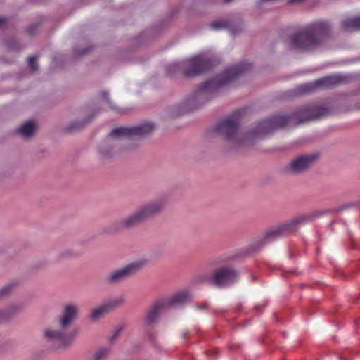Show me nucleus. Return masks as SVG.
Wrapping results in <instances>:
<instances>
[{
  "instance_id": "4be33fe9",
  "label": "nucleus",
  "mask_w": 360,
  "mask_h": 360,
  "mask_svg": "<svg viewBox=\"0 0 360 360\" xmlns=\"http://www.w3.org/2000/svg\"><path fill=\"white\" fill-rule=\"evenodd\" d=\"M210 27L212 29L218 30V29L226 27V23L223 21H214L211 23Z\"/></svg>"
},
{
  "instance_id": "a211bd4d",
  "label": "nucleus",
  "mask_w": 360,
  "mask_h": 360,
  "mask_svg": "<svg viewBox=\"0 0 360 360\" xmlns=\"http://www.w3.org/2000/svg\"><path fill=\"white\" fill-rule=\"evenodd\" d=\"M108 312H110V311H109L108 307L106 306V304H104L94 309L92 311L91 317L94 320L98 319L99 318H101V316L102 315H103L104 314L108 313Z\"/></svg>"
},
{
  "instance_id": "7ed1b4c3",
  "label": "nucleus",
  "mask_w": 360,
  "mask_h": 360,
  "mask_svg": "<svg viewBox=\"0 0 360 360\" xmlns=\"http://www.w3.org/2000/svg\"><path fill=\"white\" fill-rule=\"evenodd\" d=\"M329 31L330 26L326 22H313L304 30L295 34L291 38V44L302 51L311 50L320 44Z\"/></svg>"
},
{
  "instance_id": "ddd939ff",
  "label": "nucleus",
  "mask_w": 360,
  "mask_h": 360,
  "mask_svg": "<svg viewBox=\"0 0 360 360\" xmlns=\"http://www.w3.org/2000/svg\"><path fill=\"white\" fill-rule=\"evenodd\" d=\"M212 67L211 61L200 56H195L189 60V65L185 71L188 77L195 76L202 74Z\"/></svg>"
},
{
  "instance_id": "39448f33",
  "label": "nucleus",
  "mask_w": 360,
  "mask_h": 360,
  "mask_svg": "<svg viewBox=\"0 0 360 360\" xmlns=\"http://www.w3.org/2000/svg\"><path fill=\"white\" fill-rule=\"evenodd\" d=\"M164 202L162 200H155L140 206L134 213L122 219L119 224L121 227L129 229L134 227L147 219L162 212Z\"/></svg>"
},
{
  "instance_id": "f03ea898",
  "label": "nucleus",
  "mask_w": 360,
  "mask_h": 360,
  "mask_svg": "<svg viewBox=\"0 0 360 360\" xmlns=\"http://www.w3.org/2000/svg\"><path fill=\"white\" fill-rule=\"evenodd\" d=\"M79 314V307L73 303H67L63 306L61 315L58 318L56 326L46 328L44 335L49 342L56 344L57 348L70 345L74 339V335L68 333V330L76 320Z\"/></svg>"
},
{
  "instance_id": "423d86ee",
  "label": "nucleus",
  "mask_w": 360,
  "mask_h": 360,
  "mask_svg": "<svg viewBox=\"0 0 360 360\" xmlns=\"http://www.w3.org/2000/svg\"><path fill=\"white\" fill-rule=\"evenodd\" d=\"M190 295L186 291L178 292L172 296L157 301L148 310L144 321L146 324L150 326L157 323L160 314L167 308L179 305L186 302Z\"/></svg>"
},
{
  "instance_id": "b1692460",
  "label": "nucleus",
  "mask_w": 360,
  "mask_h": 360,
  "mask_svg": "<svg viewBox=\"0 0 360 360\" xmlns=\"http://www.w3.org/2000/svg\"><path fill=\"white\" fill-rule=\"evenodd\" d=\"M12 313L13 311L11 312L10 309L6 311L1 312L0 314V323L7 321L11 317Z\"/></svg>"
},
{
  "instance_id": "6e6552de",
  "label": "nucleus",
  "mask_w": 360,
  "mask_h": 360,
  "mask_svg": "<svg viewBox=\"0 0 360 360\" xmlns=\"http://www.w3.org/2000/svg\"><path fill=\"white\" fill-rule=\"evenodd\" d=\"M311 217L308 216H299L290 221L279 224L269 229L264 234L262 243L266 244L281 237L286 236L296 231L297 225L308 222Z\"/></svg>"
},
{
  "instance_id": "0eeeda50",
  "label": "nucleus",
  "mask_w": 360,
  "mask_h": 360,
  "mask_svg": "<svg viewBox=\"0 0 360 360\" xmlns=\"http://www.w3.org/2000/svg\"><path fill=\"white\" fill-rule=\"evenodd\" d=\"M243 113V110H239L221 120L216 124L214 131L227 141H239L238 126Z\"/></svg>"
},
{
  "instance_id": "9b49d317",
  "label": "nucleus",
  "mask_w": 360,
  "mask_h": 360,
  "mask_svg": "<svg viewBox=\"0 0 360 360\" xmlns=\"http://www.w3.org/2000/svg\"><path fill=\"white\" fill-rule=\"evenodd\" d=\"M343 80V77L340 75H329L319 79L314 82L304 84L298 87V90L300 93H309L318 88H330L337 86Z\"/></svg>"
},
{
  "instance_id": "1a4fd4ad",
  "label": "nucleus",
  "mask_w": 360,
  "mask_h": 360,
  "mask_svg": "<svg viewBox=\"0 0 360 360\" xmlns=\"http://www.w3.org/2000/svg\"><path fill=\"white\" fill-rule=\"evenodd\" d=\"M155 125L152 122H144L133 127H118L114 129L110 134V137L117 139H131L134 136L148 135L155 130Z\"/></svg>"
},
{
  "instance_id": "a878e982",
  "label": "nucleus",
  "mask_w": 360,
  "mask_h": 360,
  "mask_svg": "<svg viewBox=\"0 0 360 360\" xmlns=\"http://www.w3.org/2000/svg\"><path fill=\"white\" fill-rule=\"evenodd\" d=\"M38 28V25H34L32 26H30L27 29V32L30 34H33L35 33V30Z\"/></svg>"
},
{
  "instance_id": "4468645a",
  "label": "nucleus",
  "mask_w": 360,
  "mask_h": 360,
  "mask_svg": "<svg viewBox=\"0 0 360 360\" xmlns=\"http://www.w3.org/2000/svg\"><path fill=\"white\" fill-rule=\"evenodd\" d=\"M317 158L316 154L298 156L292 160L289 169L296 174L305 172L314 164Z\"/></svg>"
},
{
  "instance_id": "412c9836",
  "label": "nucleus",
  "mask_w": 360,
  "mask_h": 360,
  "mask_svg": "<svg viewBox=\"0 0 360 360\" xmlns=\"http://www.w3.org/2000/svg\"><path fill=\"white\" fill-rule=\"evenodd\" d=\"M37 58H38V56H32L28 57V59H27L28 65L33 72L37 71L38 70V67L37 65Z\"/></svg>"
},
{
  "instance_id": "5701e85b",
  "label": "nucleus",
  "mask_w": 360,
  "mask_h": 360,
  "mask_svg": "<svg viewBox=\"0 0 360 360\" xmlns=\"http://www.w3.org/2000/svg\"><path fill=\"white\" fill-rule=\"evenodd\" d=\"M101 97L107 102V103L108 104L110 108H111L112 110H116L117 109V108L112 103V102L109 99L108 95V94L106 92H102L101 94Z\"/></svg>"
},
{
  "instance_id": "cd10ccee",
  "label": "nucleus",
  "mask_w": 360,
  "mask_h": 360,
  "mask_svg": "<svg viewBox=\"0 0 360 360\" xmlns=\"http://www.w3.org/2000/svg\"><path fill=\"white\" fill-rule=\"evenodd\" d=\"M81 127H81L80 125L79 126V125H75V124H74V125H72V126L71 127V129H72V130H78V129H79Z\"/></svg>"
},
{
  "instance_id": "6ab92c4d",
  "label": "nucleus",
  "mask_w": 360,
  "mask_h": 360,
  "mask_svg": "<svg viewBox=\"0 0 360 360\" xmlns=\"http://www.w3.org/2000/svg\"><path fill=\"white\" fill-rule=\"evenodd\" d=\"M110 353L109 348L103 347L98 349L94 354V360H104L108 357Z\"/></svg>"
},
{
  "instance_id": "bb28decb",
  "label": "nucleus",
  "mask_w": 360,
  "mask_h": 360,
  "mask_svg": "<svg viewBox=\"0 0 360 360\" xmlns=\"http://www.w3.org/2000/svg\"><path fill=\"white\" fill-rule=\"evenodd\" d=\"M6 24V19L4 18H0V28L4 27Z\"/></svg>"
},
{
  "instance_id": "c85d7f7f",
  "label": "nucleus",
  "mask_w": 360,
  "mask_h": 360,
  "mask_svg": "<svg viewBox=\"0 0 360 360\" xmlns=\"http://www.w3.org/2000/svg\"><path fill=\"white\" fill-rule=\"evenodd\" d=\"M71 255H72V252H66V253H64V254L63 255V257H68V256H71Z\"/></svg>"
},
{
  "instance_id": "aec40b11",
  "label": "nucleus",
  "mask_w": 360,
  "mask_h": 360,
  "mask_svg": "<svg viewBox=\"0 0 360 360\" xmlns=\"http://www.w3.org/2000/svg\"><path fill=\"white\" fill-rule=\"evenodd\" d=\"M15 287V283H9L0 290V297L6 296L11 292H12Z\"/></svg>"
},
{
  "instance_id": "f257e3e1",
  "label": "nucleus",
  "mask_w": 360,
  "mask_h": 360,
  "mask_svg": "<svg viewBox=\"0 0 360 360\" xmlns=\"http://www.w3.org/2000/svg\"><path fill=\"white\" fill-rule=\"evenodd\" d=\"M328 113V110L326 108L315 105L304 106L290 115H274L256 123L252 131L248 133V137L260 139L276 129L311 121L322 117Z\"/></svg>"
},
{
  "instance_id": "dca6fc26",
  "label": "nucleus",
  "mask_w": 360,
  "mask_h": 360,
  "mask_svg": "<svg viewBox=\"0 0 360 360\" xmlns=\"http://www.w3.org/2000/svg\"><path fill=\"white\" fill-rule=\"evenodd\" d=\"M35 129V124L32 121H27L22 124L19 129L18 132L25 137H29L32 135Z\"/></svg>"
},
{
  "instance_id": "f8f14e48",
  "label": "nucleus",
  "mask_w": 360,
  "mask_h": 360,
  "mask_svg": "<svg viewBox=\"0 0 360 360\" xmlns=\"http://www.w3.org/2000/svg\"><path fill=\"white\" fill-rule=\"evenodd\" d=\"M238 274L231 267H221L216 269L212 275V281L218 287L230 285L238 280Z\"/></svg>"
},
{
  "instance_id": "2eb2a0df",
  "label": "nucleus",
  "mask_w": 360,
  "mask_h": 360,
  "mask_svg": "<svg viewBox=\"0 0 360 360\" xmlns=\"http://www.w3.org/2000/svg\"><path fill=\"white\" fill-rule=\"evenodd\" d=\"M341 26L345 31L360 30V17L346 18L342 21Z\"/></svg>"
},
{
  "instance_id": "f3484780",
  "label": "nucleus",
  "mask_w": 360,
  "mask_h": 360,
  "mask_svg": "<svg viewBox=\"0 0 360 360\" xmlns=\"http://www.w3.org/2000/svg\"><path fill=\"white\" fill-rule=\"evenodd\" d=\"M125 302L124 296H119L110 300L109 302L105 303L110 311H112L117 307L122 306Z\"/></svg>"
},
{
  "instance_id": "20e7f679",
  "label": "nucleus",
  "mask_w": 360,
  "mask_h": 360,
  "mask_svg": "<svg viewBox=\"0 0 360 360\" xmlns=\"http://www.w3.org/2000/svg\"><path fill=\"white\" fill-rule=\"evenodd\" d=\"M250 63H242L238 65L228 68L224 72L215 78L202 83L200 86V91L214 92L218 88L231 82L250 70Z\"/></svg>"
},
{
  "instance_id": "393cba45",
  "label": "nucleus",
  "mask_w": 360,
  "mask_h": 360,
  "mask_svg": "<svg viewBox=\"0 0 360 360\" xmlns=\"http://www.w3.org/2000/svg\"><path fill=\"white\" fill-rule=\"evenodd\" d=\"M122 330V327L117 328L115 329V330L113 332V334L112 335V336L110 337V340L111 342L115 340L116 338L120 335Z\"/></svg>"
},
{
  "instance_id": "9d476101",
  "label": "nucleus",
  "mask_w": 360,
  "mask_h": 360,
  "mask_svg": "<svg viewBox=\"0 0 360 360\" xmlns=\"http://www.w3.org/2000/svg\"><path fill=\"white\" fill-rule=\"evenodd\" d=\"M145 261L142 259L133 262L121 269L110 272L105 280L111 284L122 282L139 271L145 265Z\"/></svg>"
}]
</instances>
